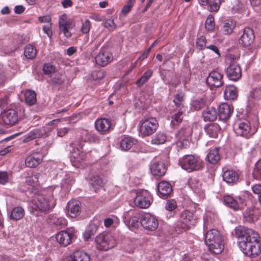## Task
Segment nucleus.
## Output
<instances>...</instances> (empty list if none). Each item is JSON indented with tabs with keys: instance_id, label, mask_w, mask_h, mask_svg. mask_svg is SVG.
<instances>
[{
	"instance_id": "obj_1",
	"label": "nucleus",
	"mask_w": 261,
	"mask_h": 261,
	"mask_svg": "<svg viewBox=\"0 0 261 261\" xmlns=\"http://www.w3.org/2000/svg\"><path fill=\"white\" fill-rule=\"evenodd\" d=\"M235 233L238 238L239 246L244 254L254 257L261 252V242L259 236L254 230L239 226L236 228Z\"/></svg>"
},
{
	"instance_id": "obj_2",
	"label": "nucleus",
	"mask_w": 261,
	"mask_h": 261,
	"mask_svg": "<svg viewBox=\"0 0 261 261\" xmlns=\"http://www.w3.org/2000/svg\"><path fill=\"white\" fill-rule=\"evenodd\" d=\"M56 204V200L51 189L43 191L35 195L32 200L31 207L32 213L36 216L48 213Z\"/></svg>"
},
{
	"instance_id": "obj_3",
	"label": "nucleus",
	"mask_w": 261,
	"mask_h": 261,
	"mask_svg": "<svg viewBox=\"0 0 261 261\" xmlns=\"http://www.w3.org/2000/svg\"><path fill=\"white\" fill-rule=\"evenodd\" d=\"M205 241L211 251L215 254L220 253L223 250L222 237L219 231L212 229L205 234Z\"/></svg>"
},
{
	"instance_id": "obj_4",
	"label": "nucleus",
	"mask_w": 261,
	"mask_h": 261,
	"mask_svg": "<svg viewBox=\"0 0 261 261\" xmlns=\"http://www.w3.org/2000/svg\"><path fill=\"white\" fill-rule=\"evenodd\" d=\"M181 167L188 172L199 171L204 166L202 160L198 156L193 155H186L179 160Z\"/></svg>"
},
{
	"instance_id": "obj_5",
	"label": "nucleus",
	"mask_w": 261,
	"mask_h": 261,
	"mask_svg": "<svg viewBox=\"0 0 261 261\" xmlns=\"http://www.w3.org/2000/svg\"><path fill=\"white\" fill-rule=\"evenodd\" d=\"M233 129L238 136L245 138L251 137L257 131L255 126H252L250 122L246 119H240L236 121Z\"/></svg>"
},
{
	"instance_id": "obj_6",
	"label": "nucleus",
	"mask_w": 261,
	"mask_h": 261,
	"mask_svg": "<svg viewBox=\"0 0 261 261\" xmlns=\"http://www.w3.org/2000/svg\"><path fill=\"white\" fill-rule=\"evenodd\" d=\"M116 244L114 237L108 232L100 233L95 238V247L98 250L107 251L114 248Z\"/></svg>"
},
{
	"instance_id": "obj_7",
	"label": "nucleus",
	"mask_w": 261,
	"mask_h": 261,
	"mask_svg": "<svg viewBox=\"0 0 261 261\" xmlns=\"http://www.w3.org/2000/svg\"><path fill=\"white\" fill-rule=\"evenodd\" d=\"M196 222V218L193 213L188 210H184L179 215V219L175 222V226L180 231L190 229Z\"/></svg>"
},
{
	"instance_id": "obj_8",
	"label": "nucleus",
	"mask_w": 261,
	"mask_h": 261,
	"mask_svg": "<svg viewBox=\"0 0 261 261\" xmlns=\"http://www.w3.org/2000/svg\"><path fill=\"white\" fill-rule=\"evenodd\" d=\"M158 127V122L154 117L141 120L138 124L139 135L142 137L149 136L155 133Z\"/></svg>"
},
{
	"instance_id": "obj_9",
	"label": "nucleus",
	"mask_w": 261,
	"mask_h": 261,
	"mask_svg": "<svg viewBox=\"0 0 261 261\" xmlns=\"http://www.w3.org/2000/svg\"><path fill=\"white\" fill-rule=\"evenodd\" d=\"M24 110L20 108L19 109H9L2 113L0 121L4 124L13 125L24 117Z\"/></svg>"
},
{
	"instance_id": "obj_10",
	"label": "nucleus",
	"mask_w": 261,
	"mask_h": 261,
	"mask_svg": "<svg viewBox=\"0 0 261 261\" xmlns=\"http://www.w3.org/2000/svg\"><path fill=\"white\" fill-rule=\"evenodd\" d=\"M134 201L137 206L141 208H146L150 205L152 198L149 192L142 190L136 193Z\"/></svg>"
},
{
	"instance_id": "obj_11",
	"label": "nucleus",
	"mask_w": 261,
	"mask_h": 261,
	"mask_svg": "<svg viewBox=\"0 0 261 261\" xmlns=\"http://www.w3.org/2000/svg\"><path fill=\"white\" fill-rule=\"evenodd\" d=\"M192 128L189 125L181 127L176 136L178 139L177 145L181 148H187L189 145V138L192 135Z\"/></svg>"
},
{
	"instance_id": "obj_12",
	"label": "nucleus",
	"mask_w": 261,
	"mask_h": 261,
	"mask_svg": "<svg viewBox=\"0 0 261 261\" xmlns=\"http://www.w3.org/2000/svg\"><path fill=\"white\" fill-rule=\"evenodd\" d=\"M74 236V230L72 228H68L57 233L56 235V239L60 246L66 247L72 243Z\"/></svg>"
},
{
	"instance_id": "obj_13",
	"label": "nucleus",
	"mask_w": 261,
	"mask_h": 261,
	"mask_svg": "<svg viewBox=\"0 0 261 261\" xmlns=\"http://www.w3.org/2000/svg\"><path fill=\"white\" fill-rule=\"evenodd\" d=\"M140 223L144 229L151 231L155 230L159 225L157 218L149 213H145L141 215Z\"/></svg>"
},
{
	"instance_id": "obj_14",
	"label": "nucleus",
	"mask_w": 261,
	"mask_h": 261,
	"mask_svg": "<svg viewBox=\"0 0 261 261\" xmlns=\"http://www.w3.org/2000/svg\"><path fill=\"white\" fill-rule=\"evenodd\" d=\"M75 26L73 22L70 20L66 14H63L59 17V27L64 36L69 38L71 36V30Z\"/></svg>"
},
{
	"instance_id": "obj_15",
	"label": "nucleus",
	"mask_w": 261,
	"mask_h": 261,
	"mask_svg": "<svg viewBox=\"0 0 261 261\" xmlns=\"http://www.w3.org/2000/svg\"><path fill=\"white\" fill-rule=\"evenodd\" d=\"M45 153L37 149L28 155L25 159V165L29 168H35L38 166L43 161Z\"/></svg>"
},
{
	"instance_id": "obj_16",
	"label": "nucleus",
	"mask_w": 261,
	"mask_h": 261,
	"mask_svg": "<svg viewBox=\"0 0 261 261\" xmlns=\"http://www.w3.org/2000/svg\"><path fill=\"white\" fill-rule=\"evenodd\" d=\"M83 146V143L76 142L74 143V147L71 152V161L72 164L80 163L87 158V153L81 150ZM75 166V165H74Z\"/></svg>"
},
{
	"instance_id": "obj_17",
	"label": "nucleus",
	"mask_w": 261,
	"mask_h": 261,
	"mask_svg": "<svg viewBox=\"0 0 261 261\" xmlns=\"http://www.w3.org/2000/svg\"><path fill=\"white\" fill-rule=\"evenodd\" d=\"M226 73L227 77L233 81L239 80L242 76V71L240 65L237 62L232 61L226 69Z\"/></svg>"
},
{
	"instance_id": "obj_18",
	"label": "nucleus",
	"mask_w": 261,
	"mask_h": 261,
	"mask_svg": "<svg viewBox=\"0 0 261 261\" xmlns=\"http://www.w3.org/2000/svg\"><path fill=\"white\" fill-rule=\"evenodd\" d=\"M223 200L226 205L234 211L241 210L246 205L242 198H239L238 200H237L230 195H225Z\"/></svg>"
},
{
	"instance_id": "obj_19",
	"label": "nucleus",
	"mask_w": 261,
	"mask_h": 261,
	"mask_svg": "<svg viewBox=\"0 0 261 261\" xmlns=\"http://www.w3.org/2000/svg\"><path fill=\"white\" fill-rule=\"evenodd\" d=\"M223 74L216 70L211 71L206 79V83L210 87H219L223 84Z\"/></svg>"
},
{
	"instance_id": "obj_20",
	"label": "nucleus",
	"mask_w": 261,
	"mask_h": 261,
	"mask_svg": "<svg viewBox=\"0 0 261 261\" xmlns=\"http://www.w3.org/2000/svg\"><path fill=\"white\" fill-rule=\"evenodd\" d=\"M112 123L110 119L105 118H97L95 121L96 130L101 134H106L110 132Z\"/></svg>"
},
{
	"instance_id": "obj_21",
	"label": "nucleus",
	"mask_w": 261,
	"mask_h": 261,
	"mask_svg": "<svg viewBox=\"0 0 261 261\" xmlns=\"http://www.w3.org/2000/svg\"><path fill=\"white\" fill-rule=\"evenodd\" d=\"M184 110L180 108L178 110H174L170 112L168 119L170 121V126L172 128L176 127L182 122Z\"/></svg>"
},
{
	"instance_id": "obj_22",
	"label": "nucleus",
	"mask_w": 261,
	"mask_h": 261,
	"mask_svg": "<svg viewBox=\"0 0 261 261\" xmlns=\"http://www.w3.org/2000/svg\"><path fill=\"white\" fill-rule=\"evenodd\" d=\"M254 39L253 31L250 28L243 29L242 34L239 38V43L245 46H247L253 43Z\"/></svg>"
},
{
	"instance_id": "obj_23",
	"label": "nucleus",
	"mask_w": 261,
	"mask_h": 261,
	"mask_svg": "<svg viewBox=\"0 0 261 261\" xmlns=\"http://www.w3.org/2000/svg\"><path fill=\"white\" fill-rule=\"evenodd\" d=\"M150 170L153 176L161 177L165 174L167 168L162 162L154 161L150 166Z\"/></svg>"
},
{
	"instance_id": "obj_24",
	"label": "nucleus",
	"mask_w": 261,
	"mask_h": 261,
	"mask_svg": "<svg viewBox=\"0 0 261 261\" xmlns=\"http://www.w3.org/2000/svg\"><path fill=\"white\" fill-rule=\"evenodd\" d=\"M95 62L101 66L107 65L112 60L111 53L107 51L105 48H101L98 54L95 58Z\"/></svg>"
},
{
	"instance_id": "obj_25",
	"label": "nucleus",
	"mask_w": 261,
	"mask_h": 261,
	"mask_svg": "<svg viewBox=\"0 0 261 261\" xmlns=\"http://www.w3.org/2000/svg\"><path fill=\"white\" fill-rule=\"evenodd\" d=\"M233 111V107L228 103H221L218 107L219 116L220 119L223 121L228 120L230 117Z\"/></svg>"
},
{
	"instance_id": "obj_26",
	"label": "nucleus",
	"mask_w": 261,
	"mask_h": 261,
	"mask_svg": "<svg viewBox=\"0 0 261 261\" xmlns=\"http://www.w3.org/2000/svg\"><path fill=\"white\" fill-rule=\"evenodd\" d=\"M172 191L170 184L165 181H162L158 184V192L159 196L164 198L170 194Z\"/></svg>"
},
{
	"instance_id": "obj_27",
	"label": "nucleus",
	"mask_w": 261,
	"mask_h": 261,
	"mask_svg": "<svg viewBox=\"0 0 261 261\" xmlns=\"http://www.w3.org/2000/svg\"><path fill=\"white\" fill-rule=\"evenodd\" d=\"M79 139L85 142H97L99 141L98 137L95 134H92L87 129L81 130Z\"/></svg>"
},
{
	"instance_id": "obj_28",
	"label": "nucleus",
	"mask_w": 261,
	"mask_h": 261,
	"mask_svg": "<svg viewBox=\"0 0 261 261\" xmlns=\"http://www.w3.org/2000/svg\"><path fill=\"white\" fill-rule=\"evenodd\" d=\"M90 256L86 252L80 250L73 252L69 256V261H90Z\"/></svg>"
},
{
	"instance_id": "obj_29",
	"label": "nucleus",
	"mask_w": 261,
	"mask_h": 261,
	"mask_svg": "<svg viewBox=\"0 0 261 261\" xmlns=\"http://www.w3.org/2000/svg\"><path fill=\"white\" fill-rule=\"evenodd\" d=\"M68 215L71 218L77 216L80 212V203L76 201H70L68 203Z\"/></svg>"
},
{
	"instance_id": "obj_30",
	"label": "nucleus",
	"mask_w": 261,
	"mask_h": 261,
	"mask_svg": "<svg viewBox=\"0 0 261 261\" xmlns=\"http://www.w3.org/2000/svg\"><path fill=\"white\" fill-rule=\"evenodd\" d=\"M243 216L245 221L250 223L256 221L258 218L257 211L251 208L247 209L244 212Z\"/></svg>"
},
{
	"instance_id": "obj_31",
	"label": "nucleus",
	"mask_w": 261,
	"mask_h": 261,
	"mask_svg": "<svg viewBox=\"0 0 261 261\" xmlns=\"http://www.w3.org/2000/svg\"><path fill=\"white\" fill-rule=\"evenodd\" d=\"M223 180L227 183H233L239 179V174L232 170H227L223 174Z\"/></svg>"
},
{
	"instance_id": "obj_32",
	"label": "nucleus",
	"mask_w": 261,
	"mask_h": 261,
	"mask_svg": "<svg viewBox=\"0 0 261 261\" xmlns=\"http://www.w3.org/2000/svg\"><path fill=\"white\" fill-rule=\"evenodd\" d=\"M236 27V22L232 19L224 20L223 31L225 35L231 34Z\"/></svg>"
},
{
	"instance_id": "obj_33",
	"label": "nucleus",
	"mask_w": 261,
	"mask_h": 261,
	"mask_svg": "<svg viewBox=\"0 0 261 261\" xmlns=\"http://www.w3.org/2000/svg\"><path fill=\"white\" fill-rule=\"evenodd\" d=\"M136 143V140L128 136L124 137L120 143V148L124 150H128Z\"/></svg>"
},
{
	"instance_id": "obj_34",
	"label": "nucleus",
	"mask_w": 261,
	"mask_h": 261,
	"mask_svg": "<svg viewBox=\"0 0 261 261\" xmlns=\"http://www.w3.org/2000/svg\"><path fill=\"white\" fill-rule=\"evenodd\" d=\"M24 210L20 206L15 207L12 211L10 219L13 220L18 221L21 219L24 216Z\"/></svg>"
},
{
	"instance_id": "obj_35",
	"label": "nucleus",
	"mask_w": 261,
	"mask_h": 261,
	"mask_svg": "<svg viewBox=\"0 0 261 261\" xmlns=\"http://www.w3.org/2000/svg\"><path fill=\"white\" fill-rule=\"evenodd\" d=\"M206 133L212 138H217L220 132V127L217 123H212L205 127Z\"/></svg>"
},
{
	"instance_id": "obj_36",
	"label": "nucleus",
	"mask_w": 261,
	"mask_h": 261,
	"mask_svg": "<svg viewBox=\"0 0 261 261\" xmlns=\"http://www.w3.org/2000/svg\"><path fill=\"white\" fill-rule=\"evenodd\" d=\"M98 229L97 225L92 223L90 224L86 228L85 231L84 233V238L85 240L88 241L91 239L96 233Z\"/></svg>"
},
{
	"instance_id": "obj_37",
	"label": "nucleus",
	"mask_w": 261,
	"mask_h": 261,
	"mask_svg": "<svg viewBox=\"0 0 261 261\" xmlns=\"http://www.w3.org/2000/svg\"><path fill=\"white\" fill-rule=\"evenodd\" d=\"M219 148H215L210 150L207 154L206 158L208 161L213 164H216L220 160V155L219 153Z\"/></svg>"
},
{
	"instance_id": "obj_38",
	"label": "nucleus",
	"mask_w": 261,
	"mask_h": 261,
	"mask_svg": "<svg viewBox=\"0 0 261 261\" xmlns=\"http://www.w3.org/2000/svg\"><path fill=\"white\" fill-rule=\"evenodd\" d=\"M203 116L205 121H214L217 117L216 110L214 108H207L203 112Z\"/></svg>"
},
{
	"instance_id": "obj_39",
	"label": "nucleus",
	"mask_w": 261,
	"mask_h": 261,
	"mask_svg": "<svg viewBox=\"0 0 261 261\" xmlns=\"http://www.w3.org/2000/svg\"><path fill=\"white\" fill-rule=\"evenodd\" d=\"M24 94L25 101L28 105L32 106L36 102V94L35 91L28 89L25 91Z\"/></svg>"
},
{
	"instance_id": "obj_40",
	"label": "nucleus",
	"mask_w": 261,
	"mask_h": 261,
	"mask_svg": "<svg viewBox=\"0 0 261 261\" xmlns=\"http://www.w3.org/2000/svg\"><path fill=\"white\" fill-rule=\"evenodd\" d=\"M224 96L227 99H234L237 97V91L235 87L228 86L224 91Z\"/></svg>"
},
{
	"instance_id": "obj_41",
	"label": "nucleus",
	"mask_w": 261,
	"mask_h": 261,
	"mask_svg": "<svg viewBox=\"0 0 261 261\" xmlns=\"http://www.w3.org/2000/svg\"><path fill=\"white\" fill-rule=\"evenodd\" d=\"M167 141V136L165 134L159 132L152 137L151 143L154 145H161L165 143Z\"/></svg>"
},
{
	"instance_id": "obj_42",
	"label": "nucleus",
	"mask_w": 261,
	"mask_h": 261,
	"mask_svg": "<svg viewBox=\"0 0 261 261\" xmlns=\"http://www.w3.org/2000/svg\"><path fill=\"white\" fill-rule=\"evenodd\" d=\"M90 183L95 191L102 187L103 181L99 175H93L90 178Z\"/></svg>"
},
{
	"instance_id": "obj_43",
	"label": "nucleus",
	"mask_w": 261,
	"mask_h": 261,
	"mask_svg": "<svg viewBox=\"0 0 261 261\" xmlns=\"http://www.w3.org/2000/svg\"><path fill=\"white\" fill-rule=\"evenodd\" d=\"M36 53L37 50L34 46L30 44L25 46L24 51V55L27 59H34L36 56Z\"/></svg>"
},
{
	"instance_id": "obj_44",
	"label": "nucleus",
	"mask_w": 261,
	"mask_h": 261,
	"mask_svg": "<svg viewBox=\"0 0 261 261\" xmlns=\"http://www.w3.org/2000/svg\"><path fill=\"white\" fill-rule=\"evenodd\" d=\"M152 73L153 71L150 69H148L146 71L141 77H140L136 82V85L137 86L141 87L143 86L152 76Z\"/></svg>"
},
{
	"instance_id": "obj_45",
	"label": "nucleus",
	"mask_w": 261,
	"mask_h": 261,
	"mask_svg": "<svg viewBox=\"0 0 261 261\" xmlns=\"http://www.w3.org/2000/svg\"><path fill=\"white\" fill-rule=\"evenodd\" d=\"M184 100V93L182 92H180L179 93H177L174 99L173 102L175 104V105L178 107L179 109L181 108L182 109H184V105L182 104V102Z\"/></svg>"
},
{
	"instance_id": "obj_46",
	"label": "nucleus",
	"mask_w": 261,
	"mask_h": 261,
	"mask_svg": "<svg viewBox=\"0 0 261 261\" xmlns=\"http://www.w3.org/2000/svg\"><path fill=\"white\" fill-rule=\"evenodd\" d=\"M205 29L209 32L213 31L215 29L214 18L212 15H208L205 22Z\"/></svg>"
},
{
	"instance_id": "obj_47",
	"label": "nucleus",
	"mask_w": 261,
	"mask_h": 261,
	"mask_svg": "<svg viewBox=\"0 0 261 261\" xmlns=\"http://www.w3.org/2000/svg\"><path fill=\"white\" fill-rule=\"evenodd\" d=\"M135 2L136 0H127L121 10V13L123 15L127 14L131 11Z\"/></svg>"
},
{
	"instance_id": "obj_48",
	"label": "nucleus",
	"mask_w": 261,
	"mask_h": 261,
	"mask_svg": "<svg viewBox=\"0 0 261 261\" xmlns=\"http://www.w3.org/2000/svg\"><path fill=\"white\" fill-rule=\"evenodd\" d=\"M253 175L255 178L261 180V160L258 161L255 164Z\"/></svg>"
},
{
	"instance_id": "obj_49",
	"label": "nucleus",
	"mask_w": 261,
	"mask_h": 261,
	"mask_svg": "<svg viewBox=\"0 0 261 261\" xmlns=\"http://www.w3.org/2000/svg\"><path fill=\"white\" fill-rule=\"evenodd\" d=\"M205 106V102L202 98H198L193 100L191 106L194 110H199Z\"/></svg>"
},
{
	"instance_id": "obj_50",
	"label": "nucleus",
	"mask_w": 261,
	"mask_h": 261,
	"mask_svg": "<svg viewBox=\"0 0 261 261\" xmlns=\"http://www.w3.org/2000/svg\"><path fill=\"white\" fill-rule=\"evenodd\" d=\"M223 0H213L212 3L209 5L208 10L210 12H217Z\"/></svg>"
},
{
	"instance_id": "obj_51",
	"label": "nucleus",
	"mask_w": 261,
	"mask_h": 261,
	"mask_svg": "<svg viewBox=\"0 0 261 261\" xmlns=\"http://www.w3.org/2000/svg\"><path fill=\"white\" fill-rule=\"evenodd\" d=\"M190 186L191 188L194 191V192H200L201 189V184L197 180L195 179H192L190 182Z\"/></svg>"
},
{
	"instance_id": "obj_52",
	"label": "nucleus",
	"mask_w": 261,
	"mask_h": 261,
	"mask_svg": "<svg viewBox=\"0 0 261 261\" xmlns=\"http://www.w3.org/2000/svg\"><path fill=\"white\" fill-rule=\"evenodd\" d=\"M38 174L32 175L27 177L26 182L31 186H35L38 182Z\"/></svg>"
},
{
	"instance_id": "obj_53",
	"label": "nucleus",
	"mask_w": 261,
	"mask_h": 261,
	"mask_svg": "<svg viewBox=\"0 0 261 261\" xmlns=\"http://www.w3.org/2000/svg\"><path fill=\"white\" fill-rule=\"evenodd\" d=\"M43 71L45 74L50 75L55 72V67L50 63L44 64Z\"/></svg>"
},
{
	"instance_id": "obj_54",
	"label": "nucleus",
	"mask_w": 261,
	"mask_h": 261,
	"mask_svg": "<svg viewBox=\"0 0 261 261\" xmlns=\"http://www.w3.org/2000/svg\"><path fill=\"white\" fill-rule=\"evenodd\" d=\"M103 26L110 31H114L117 28V25L114 22L113 19H107L104 23Z\"/></svg>"
},
{
	"instance_id": "obj_55",
	"label": "nucleus",
	"mask_w": 261,
	"mask_h": 261,
	"mask_svg": "<svg viewBox=\"0 0 261 261\" xmlns=\"http://www.w3.org/2000/svg\"><path fill=\"white\" fill-rule=\"evenodd\" d=\"M53 223L56 226H59L60 228L64 227L67 225V221L63 217L55 218Z\"/></svg>"
},
{
	"instance_id": "obj_56",
	"label": "nucleus",
	"mask_w": 261,
	"mask_h": 261,
	"mask_svg": "<svg viewBox=\"0 0 261 261\" xmlns=\"http://www.w3.org/2000/svg\"><path fill=\"white\" fill-rule=\"evenodd\" d=\"M40 134L39 130L35 129L30 132L27 136L26 140L29 141L40 137Z\"/></svg>"
},
{
	"instance_id": "obj_57",
	"label": "nucleus",
	"mask_w": 261,
	"mask_h": 261,
	"mask_svg": "<svg viewBox=\"0 0 261 261\" xmlns=\"http://www.w3.org/2000/svg\"><path fill=\"white\" fill-rule=\"evenodd\" d=\"M176 207V202L174 200H168L165 205V208L169 211L174 210Z\"/></svg>"
},
{
	"instance_id": "obj_58",
	"label": "nucleus",
	"mask_w": 261,
	"mask_h": 261,
	"mask_svg": "<svg viewBox=\"0 0 261 261\" xmlns=\"http://www.w3.org/2000/svg\"><path fill=\"white\" fill-rule=\"evenodd\" d=\"M250 96L253 99L261 101V89L257 88L253 90L250 93Z\"/></svg>"
},
{
	"instance_id": "obj_59",
	"label": "nucleus",
	"mask_w": 261,
	"mask_h": 261,
	"mask_svg": "<svg viewBox=\"0 0 261 261\" xmlns=\"http://www.w3.org/2000/svg\"><path fill=\"white\" fill-rule=\"evenodd\" d=\"M90 28V21L88 19H87L82 24V25L81 27V31L83 33L87 34L89 32Z\"/></svg>"
},
{
	"instance_id": "obj_60",
	"label": "nucleus",
	"mask_w": 261,
	"mask_h": 261,
	"mask_svg": "<svg viewBox=\"0 0 261 261\" xmlns=\"http://www.w3.org/2000/svg\"><path fill=\"white\" fill-rule=\"evenodd\" d=\"M206 42V40L205 37L204 36H200L197 39L196 46L198 47L200 49H202L205 46Z\"/></svg>"
},
{
	"instance_id": "obj_61",
	"label": "nucleus",
	"mask_w": 261,
	"mask_h": 261,
	"mask_svg": "<svg viewBox=\"0 0 261 261\" xmlns=\"http://www.w3.org/2000/svg\"><path fill=\"white\" fill-rule=\"evenodd\" d=\"M74 182V178L72 176L67 175L64 179V186L67 189L69 188Z\"/></svg>"
},
{
	"instance_id": "obj_62",
	"label": "nucleus",
	"mask_w": 261,
	"mask_h": 261,
	"mask_svg": "<svg viewBox=\"0 0 261 261\" xmlns=\"http://www.w3.org/2000/svg\"><path fill=\"white\" fill-rule=\"evenodd\" d=\"M8 181V174L6 171H0V184L5 185Z\"/></svg>"
},
{
	"instance_id": "obj_63",
	"label": "nucleus",
	"mask_w": 261,
	"mask_h": 261,
	"mask_svg": "<svg viewBox=\"0 0 261 261\" xmlns=\"http://www.w3.org/2000/svg\"><path fill=\"white\" fill-rule=\"evenodd\" d=\"M69 130V128L67 127H63L59 128L57 130V134L59 137H62L66 135Z\"/></svg>"
},
{
	"instance_id": "obj_64",
	"label": "nucleus",
	"mask_w": 261,
	"mask_h": 261,
	"mask_svg": "<svg viewBox=\"0 0 261 261\" xmlns=\"http://www.w3.org/2000/svg\"><path fill=\"white\" fill-rule=\"evenodd\" d=\"M252 191L254 194H261V184H255L252 186Z\"/></svg>"
}]
</instances>
